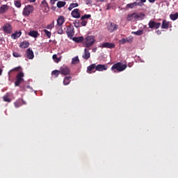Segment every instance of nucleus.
Returning <instances> with one entry per match:
<instances>
[{"label": "nucleus", "mask_w": 178, "mask_h": 178, "mask_svg": "<svg viewBox=\"0 0 178 178\" xmlns=\"http://www.w3.org/2000/svg\"><path fill=\"white\" fill-rule=\"evenodd\" d=\"M26 56H27V58L29 60L33 59L34 58V53L33 51L31 50V49H28L26 51Z\"/></svg>", "instance_id": "nucleus-15"}, {"label": "nucleus", "mask_w": 178, "mask_h": 178, "mask_svg": "<svg viewBox=\"0 0 178 178\" xmlns=\"http://www.w3.org/2000/svg\"><path fill=\"white\" fill-rule=\"evenodd\" d=\"M136 6V5L134 4V3H131L127 4L126 8L127 9H133Z\"/></svg>", "instance_id": "nucleus-35"}, {"label": "nucleus", "mask_w": 178, "mask_h": 178, "mask_svg": "<svg viewBox=\"0 0 178 178\" xmlns=\"http://www.w3.org/2000/svg\"><path fill=\"white\" fill-rule=\"evenodd\" d=\"M59 74H60V72H59L58 70H54L51 72V75L54 76L56 78H57Z\"/></svg>", "instance_id": "nucleus-38"}, {"label": "nucleus", "mask_w": 178, "mask_h": 178, "mask_svg": "<svg viewBox=\"0 0 178 178\" xmlns=\"http://www.w3.org/2000/svg\"><path fill=\"white\" fill-rule=\"evenodd\" d=\"M146 2V0H140L139 2H134V4H135L136 6L143 7L145 6V3Z\"/></svg>", "instance_id": "nucleus-28"}, {"label": "nucleus", "mask_w": 178, "mask_h": 178, "mask_svg": "<svg viewBox=\"0 0 178 178\" xmlns=\"http://www.w3.org/2000/svg\"><path fill=\"white\" fill-rule=\"evenodd\" d=\"M23 77H24V74L22 72H19L15 77V83H14L15 87L19 86V85L24 81Z\"/></svg>", "instance_id": "nucleus-4"}, {"label": "nucleus", "mask_w": 178, "mask_h": 178, "mask_svg": "<svg viewBox=\"0 0 178 178\" xmlns=\"http://www.w3.org/2000/svg\"><path fill=\"white\" fill-rule=\"evenodd\" d=\"M132 41H133L132 39H129V38H127L120 39V41H118V42L120 44H126L127 42L131 43Z\"/></svg>", "instance_id": "nucleus-23"}, {"label": "nucleus", "mask_w": 178, "mask_h": 178, "mask_svg": "<svg viewBox=\"0 0 178 178\" xmlns=\"http://www.w3.org/2000/svg\"><path fill=\"white\" fill-rule=\"evenodd\" d=\"M8 10V7L6 5H2L0 6V14H5Z\"/></svg>", "instance_id": "nucleus-24"}, {"label": "nucleus", "mask_w": 178, "mask_h": 178, "mask_svg": "<svg viewBox=\"0 0 178 178\" xmlns=\"http://www.w3.org/2000/svg\"><path fill=\"white\" fill-rule=\"evenodd\" d=\"M87 20H81V24L82 26H86L87 25Z\"/></svg>", "instance_id": "nucleus-45"}, {"label": "nucleus", "mask_w": 178, "mask_h": 178, "mask_svg": "<svg viewBox=\"0 0 178 178\" xmlns=\"http://www.w3.org/2000/svg\"><path fill=\"white\" fill-rule=\"evenodd\" d=\"M79 6V3H71L70 5V7H68V10H72V9H74V8H77Z\"/></svg>", "instance_id": "nucleus-32"}, {"label": "nucleus", "mask_w": 178, "mask_h": 178, "mask_svg": "<svg viewBox=\"0 0 178 178\" xmlns=\"http://www.w3.org/2000/svg\"><path fill=\"white\" fill-rule=\"evenodd\" d=\"M54 26H55V24H54V22H51V24H49V25H47V26H46V29H49V30H52Z\"/></svg>", "instance_id": "nucleus-37"}, {"label": "nucleus", "mask_w": 178, "mask_h": 178, "mask_svg": "<svg viewBox=\"0 0 178 178\" xmlns=\"http://www.w3.org/2000/svg\"><path fill=\"white\" fill-rule=\"evenodd\" d=\"M56 1H58V0H51L50 3L51 5H54V4H55V2H56Z\"/></svg>", "instance_id": "nucleus-46"}, {"label": "nucleus", "mask_w": 178, "mask_h": 178, "mask_svg": "<svg viewBox=\"0 0 178 178\" xmlns=\"http://www.w3.org/2000/svg\"><path fill=\"white\" fill-rule=\"evenodd\" d=\"M33 10H34L33 6L28 5L26 6H25V8H24L23 12H22L23 16H26V17L29 16L30 14L33 13Z\"/></svg>", "instance_id": "nucleus-5"}, {"label": "nucleus", "mask_w": 178, "mask_h": 178, "mask_svg": "<svg viewBox=\"0 0 178 178\" xmlns=\"http://www.w3.org/2000/svg\"><path fill=\"white\" fill-rule=\"evenodd\" d=\"M28 1H29L30 3H34L36 1V0H27Z\"/></svg>", "instance_id": "nucleus-49"}, {"label": "nucleus", "mask_w": 178, "mask_h": 178, "mask_svg": "<svg viewBox=\"0 0 178 178\" xmlns=\"http://www.w3.org/2000/svg\"><path fill=\"white\" fill-rule=\"evenodd\" d=\"M65 4H67L65 1H58V3H56V7H58V8H62L65 7Z\"/></svg>", "instance_id": "nucleus-27"}, {"label": "nucleus", "mask_w": 178, "mask_h": 178, "mask_svg": "<svg viewBox=\"0 0 178 178\" xmlns=\"http://www.w3.org/2000/svg\"><path fill=\"white\" fill-rule=\"evenodd\" d=\"M14 5H15V7L17 8H22V2L19 1H14Z\"/></svg>", "instance_id": "nucleus-34"}, {"label": "nucleus", "mask_w": 178, "mask_h": 178, "mask_svg": "<svg viewBox=\"0 0 178 178\" xmlns=\"http://www.w3.org/2000/svg\"><path fill=\"white\" fill-rule=\"evenodd\" d=\"M170 19H171L172 21H176L177 19H178V13L170 15Z\"/></svg>", "instance_id": "nucleus-30"}, {"label": "nucleus", "mask_w": 178, "mask_h": 178, "mask_svg": "<svg viewBox=\"0 0 178 178\" xmlns=\"http://www.w3.org/2000/svg\"><path fill=\"white\" fill-rule=\"evenodd\" d=\"M3 101L6 102H10L11 99L8 97V95L3 96Z\"/></svg>", "instance_id": "nucleus-41"}, {"label": "nucleus", "mask_w": 178, "mask_h": 178, "mask_svg": "<svg viewBox=\"0 0 178 178\" xmlns=\"http://www.w3.org/2000/svg\"><path fill=\"white\" fill-rule=\"evenodd\" d=\"M89 3H90V0H86V4L88 5Z\"/></svg>", "instance_id": "nucleus-52"}, {"label": "nucleus", "mask_w": 178, "mask_h": 178, "mask_svg": "<svg viewBox=\"0 0 178 178\" xmlns=\"http://www.w3.org/2000/svg\"><path fill=\"white\" fill-rule=\"evenodd\" d=\"M58 72H60V74L63 76L69 75L70 73V70L68 67L63 65V67H60V70H58Z\"/></svg>", "instance_id": "nucleus-8"}, {"label": "nucleus", "mask_w": 178, "mask_h": 178, "mask_svg": "<svg viewBox=\"0 0 178 178\" xmlns=\"http://www.w3.org/2000/svg\"><path fill=\"white\" fill-rule=\"evenodd\" d=\"M138 20H143L145 17V15L143 13L138 14Z\"/></svg>", "instance_id": "nucleus-40"}, {"label": "nucleus", "mask_w": 178, "mask_h": 178, "mask_svg": "<svg viewBox=\"0 0 178 178\" xmlns=\"http://www.w3.org/2000/svg\"><path fill=\"white\" fill-rule=\"evenodd\" d=\"M107 65L98 64V65H95V71L102 72L107 70Z\"/></svg>", "instance_id": "nucleus-11"}, {"label": "nucleus", "mask_w": 178, "mask_h": 178, "mask_svg": "<svg viewBox=\"0 0 178 178\" xmlns=\"http://www.w3.org/2000/svg\"><path fill=\"white\" fill-rule=\"evenodd\" d=\"M13 55L14 58H20V57H22V56L17 52H13Z\"/></svg>", "instance_id": "nucleus-43"}, {"label": "nucleus", "mask_w": 178, "mask_h": 178, "mask_svg": "<svg viewBox=\"0 0 178 178\" xmlns=\"http://www.w3.org/2000/svg\"><path fill=\"white\" fill-rule=\"evenodd\" d=\"M116 45L114 43L112 42H104L101 44L102 48H107V49H114Z\"/></svg>", "instance_id": "nucleus-10"}, {"label": "nucleus", "mask_w": 178, "mask_h": 178, "mask_svg": "<svg viewBox=\"0 0 178 178\" xmlns=\"http://www.w3.org/2000/svg\"><path fill=\"white\" fill-rule=\"evenodd\" d=\"M170 26V22L166 19L163 20L162 24H161V29H168Z\"/></svg>", "instance_id": "nucleus-20"}, {"label": "nucleus", "mask_w": 178, "mask_h": 178, "mask_svg": "<svg viewBox=\"0 0 178 178\" xmlns=\"http://www.w3.org/2000/svg\"><path fill=\"white\" fill-rule=\"evenodd\" d=\"M95 64H91L90 66L87 67V73H95Z\"/></svg>", "instance_id": "nucleus-19"}, {"label": "nucleus", "mask_w": 178, "mask_h": 178, "mask_svg": "<svg viewBox=\"0 0 178 178\" xmlns=\"http://www.w3.org/2000/svg\"><path fill=\"white\" fill-rule=\"evenodd\" d=\"M91 17V15L90 14L87 15L85 14L83 16L81 17V20H86L88 19H90Z\"/></svg>", "instance_id": "nucleus-39"}, {"label": "nucleus", "mask_w": 178, "mask_h": 178, "mask_svg": "<svg viewBox=\"0 0 178 178\" xmlns=\"http://www.w3.org/2000/svg\"><path fill=\"white\" fill-rule=\"evenodd\" d=\"M95 38L94 36H87L83 40L84 47L89 48L92 47L94 45V43H95Z\"/></svg>", "instance_id": "nucleus-3"}, {"label": "nucleus", "mask_w": 178, "mask_h": 178, "mask_svg": "<svg viewBox=\"0 0 178 178\" xmlns=\"http://www.w3.org/2000/svg\"><path fill=\"white\" fill-rule=\"evenodd\" d=\"M71 16L75 19H79L80 18V13L79 9H74L71 12Z\"/></svg>", "instance_id": "nucleus-16"}, {"label": "nucleus", "mask_w": 178, "mask_h": 178, "mask_svg": "<svg viewBox=\"0 0 178 178\" xmlns=\"http://www.w3.org/2000/svg\"><path fill=\"white\" fill-rule=\"evenodd\" d=\"M105 0H100V2H104Z\"/></svg>", "instance_id": "nucleus-54"}, {"label": "nucleus", "mask_w": 178, "mask_h": 178, "mask_svg": "<svg viewBox=\"0 0 178 178\" xmlns=\"http://www.w3.org/2000/svg\"><path fill=\"white\" fill-rule=\"evenodd\" d=\"M42 32H44V34H46L47 38H51V35H52V33L50 31H49L47 29H44L42 30Z\"/></svg>", "instance_id": "nucleus-33"}, {"label": "nucleus", "mask_w": 178, "mask_h": 178, "mask_svg": "<svg viewBox=\"0 0 178 178\" xmlns=\"http://www.w3.org/2000/svg\"><path fill=\"white\" fill-rule=\"evenodd\" d=\"M71 63H72V65H76L79 63V59L78 56H76L74 58H72V61H71Z\"/></svg>", "instance_id": "nucleus-31"}, {"label": "nucleus", "mask_w": 178, "mask_h": 178, "mask_svg": "<svg viewBox=\"0 0 178 178\" xmlns=\"http://www.w3.org/2000/svg\"><path fill=\"white\" fill-rule=\"evenodd\" d=\"M74 26H75V28H79V24H76V23H74Z\"/></svg>", "instance_id": "nucleus-51"}, {"label": "nucleus", "mask_w": 178, "mask_h": 178, "mask_svg": "<svg viewBox=\"0 0 178 178\" xmlns=\"http://www.w3.org/2000/svg\"><path fill=\"white\" fill-rule=\"evenodd\" d=\"M65 17L63 16H60L58 17L56 20L57 24L56 26V31H58V34L62 35L63 34V31L62 29V26L63 23H65Z\"/></svg>", "instance_id": "nucleus-2"}, {"label": "nucleus", "mask_w": 178, "mask_h": 178, "mask_svg": "<svg viewBox=\"0 0 178 178\" xmlns=\"http://www.w3.org/2000/svg\"><path fill=\"white\" fill-rule=\"evenodd\" d=\"M148 26H149V29H159L161 26V23L156 22L153 20H150L149 21Z\"/></svg>", "instance_id": "nucleus-7"}, {"label": "nucleus", "mask_w": 178, "mask_h": 178, "mask_svg": "<svg viewBox=\"0 0 178 178\" xmlns=\"http://www.w3.org/2000/svg\"><path fill=\"white\" fill-rule=\"evenodd\" d=\"M139 17L140 16H138V14L136 13H134L127 15V19L129 21H133V19H134V20H138Z\"/></svg>", "instance_id": "nucleus-13"}, {"label": "nucleus", "mask_w": 178, "mask_h": 178, "mask_svg": "<svg viewBox=\"0 0 178 178\" xmlns=\"http://www.w3.org/2000/svg\"><path fill=\"white\" fill-rule=\"evenodd\" d=\"M1 73H3V70L0 69V75H1Z\"/></svg>", "instance_id": "nucleus-53"}, {"label": "nucleus", "mask_w": 178, "mask_h": 178, "mask_svg": "<svg viewBox=\"0 0 178 178\" xmlns=\"http://www.w3.org/2000/svg\"><path fill=\"white\" fill-rule=\"evenodd\" d=\"M85 38L83 36L80 37H74L72 38V40L74 41L76 43H83Z\"/></svg>", "instance_id": "nucleus-22"}, {"label": "nucleus", "mask_w": 178, "mask_h": 178, "mask_svg": "<svg viewBox=\"0 0 178 178\" xmlns=\"http://www.w3.org/2000/svg\"><path fill=\"white\" fill-rule=\"evenodd\" d=\"M156 0H148V1L150 3H153L155 2Z\"/></svg>", "instance_id": "nucleus-48"}, {"label": "nucleus", "mask_w": 178, "mask_h": 178, "mask_svg": "<svg viewBox=\"0 0 178 178\" xmlns=\"http://www.w3.org/2000/svg\"><path fill=\"white\" fill-rule=\"evenodd\" d=\"M156 33H157V35H161V31L160 30L156 31Z\"/></svg>", "instance_id": "nucleus-47"}, {"label": "nucleus", "mask_w": 178, "mask_h": 178, "mask_svg": "<svg viewBox=\"0 0 178 178\" xmlns=\"http://www.w3.org/2000/svg\"><path fill=\"white\" fill-rule=\"evenodd\" d=\"M106 9H107V10H109L111 9V7H110L109 4L107 5V8Z\"/></svg>", "instance_id": "nucleus-50"}, {"label": "nucleus", "mask_w": 178, "mask_h": 178, "mask_svg": "<svg viewBox=\"0 0 178 178\" xmlns=\"http://www.w3.org/2000/svg\"><path fill=\"white\" fill-rule=\"evenodd\" d=\"M53 59H54V60H56L55 63H58V58L57 57V54L53 55Z\"/></svg>", "instance_id": "nucleus-44"}, {"label": "nucleus", "mask_w": 178, "mask_h": 178, "mask_svg": "<svg viewBox=\"0 0 178 178\" xmlns=\"http://www.w3.org/2000/svg\"><path fill=\"white\" fill-rule=\"evenodd\" d=\"M132 34H134L136 35H143V30H138L137 31L132 32Z\"/></svg>", "instance_id": "nucleus-36"}, {"label": "nucleus", "mask_w": 178, "mask_h": 178, "mask_svg": "<svg viewBox=\"0 0 178 178\" xmlns=\"http://www.w3.org/2000/svg\"><path fill=\"white\" fill-rule=\"evenodd\" d=\"M26 102L22 99H19L17 101L14 102V106H15V108H19L22 105H26Z\"/></svg>", "instance_id": "nucleus-14"}, {"label": "nucleus", "mask_w": 178, "mask_h": 178, "mask_svg": "<svg viewBox=\"0 0 178 178\" xmlns=\"http://www.w3.org/2000/svg\"><path fill=\"white\" fill-rule=\"evenodd\" d=\"M118 29H119V25H118L113 22H111L110 25L108 26V31L110 33H114Z\"/></svg>", "instance_id": "nucleus-9"}, {"label": "nucleus", "mask_w": 178, "mask_h": 178, "mask_svg": "<svg viewBox=\"0 0 178 178\" xmlns=\"http://www.w3.org/2000/svg\"><path fill=\"white\" fill-rule=\"evenodd\" d=\"M19 47L21 49H26V48H28L29 47V42H27V41H23L22 42L20 43Z\"/></svg>", "instance_id": "nucleus-25"}, {"label": "nucleus", "mask_w": 178, "mask_h": 178, "mask_svg": "<svg viewBox=\"0 0 178 178\" xmlns=\"http://www.w3.org/2000/svg\"><path fill=\"white\" fill-rule=\"evenodd\" d=\"M12 31V28L10 24H6L3 26V31L7 34H10Z\"/></svg>", "instance_id": "nucleus-18"}, {"label": "nucleus", "mask_w": 178, "mask_h": 178, "mask_svg": "<svg viewBox=\"0 0 178 178\" xmlns=\"http://www.w3.org/2000/svg\"><path fill=\"white\" fill-rule=\"evenodd\" d=\"M28 35L31 38H38L40 34L37 31H30V32L28 33Z\"/></svg>", "instance_id": "nucleus-21"}, {"label": "nucleus", "mask_w": 178, "mask_h": 178, "mask_svg": "<svg viewBox=\"0 0 178 178\" xmlns=\"http://www.w3.org/2000/svg\"><path fill=\"white\" fill-rule=\"evenodd\" d=\"M127 65L124 64H122V63H117L113 64L112 67H111V70H112L113 72H121L124 71L126 70Z\"/></svg>", "instance_id": "nucleus-1"}, {"label": "nucleus", "mask_w": 178, "mask_h": 178, "mask_svg": "<svg viewBox=\"0 0 178 178\" xmlns=\"http://www.w3.org/2000/svg\"><path fill=\"white\" fill-rule=\"evenodd\" d=\"M40 6L44 9V13H48L50 8H49L48 3L46 0L42 1Z\"/></svg>", "instance_id": "nucleus-12"}, {"label": "nucleus", "mask_w": 178, "mask_h": 178, "mask_svg": "<svg viewBox=\"0 0 178 178\" xmlns=\"http://www.w3.org/2000/svg\"><path fill=\"white\" fill-rule=\"evenodd\" d=\"M19 69H20V67H14L13 70H10V71H9L8 75L10 74V72H15V71H19Z\"/></svg>", "instance_id": "nucleus-42"}, {"label": "nucleus", "mask_w": 178, "mask_h": 178, "mask_svg": "<svg viewBox=\"0 0 178 178\" xmlns=\"http://www.w3.org/2000/svg\"><path fill=\"white\" fill-rule=\"evenodd\" d=\"M66 35L67 38L72 39L74 35V28L73 26H66Z\"/></svg>", "instance_id": "nucleus-6"}, {"label": "nucleus", "mask_w": 178, "mask_h": 178, "mask_svg": "<svg viewBox=\"0 0 178 178\" xmlns=\"http://www.w3.org/2000/svg\"><path fill=\"white\" fill-rule=\"evenodd\" d=\"M72 76H65L63 79V85L68 86L70 83Z\"/></svg>", "instance_id": "nucleus-26"}, {"label": "nucleus", "mask_w": 178, "mask_h": 178, "mask_svg": "<svg viewBox=\"0 0 178 178\" xmlns=\"http://www.w3.org/2000/svg\"><path fill=\"white\" fill-rule=\"evenodd\" d=\"M82 58H83L85 60H87L89 58H90V52L89 51L88 49H84V53L83 55H82Z\"/></svg>", "instance_id": "nucleus-17"}, {"label": "nucleus", "mask_w": 178, "mask_h": 178, "mask_svg": "<svg viewBox=\"0 0 178 178\" xmlns=\"http://www.w3.org/2000/svg\"><path fill=\"white\" fill-rule=\"evenodd\" d=\"M20 35H22V32L21 31H17L15 33H14L13 35H11V38H13V39H16L17 38H19Z\"/></svg>", "instance_id": "nucleus-29"}]
</instances>
